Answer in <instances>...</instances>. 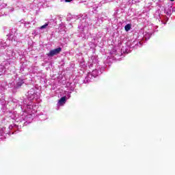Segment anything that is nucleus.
I'll use <instances>...</instances> for the list:
<instances>
[{"instance_id":"obj_1","label":"nucleus","mask_w":175,"mask_h":175,"mask_svg":"<svg viewBox=\"0 0 175 175\" xmlns=\"http://www.w3.org/2000/svg\"><path fill=\"white\" fill-rule=\"evenodd\" d=\"M102 73L101 70H99L98 69L94 70L92 72H89L87 75V77L85 79V81L87 83H90L91 81V79L93 77L95 78L97 76H99Z\"/></svg>"},{"instance_id":"obj_2","label":"nucleus","mask_w":175,"mask_h":175,"mask_svg":"<svg viewBox=\"0 0 175 175\" xmlns=\"http://www.w3.org/2000/svg\"><path fill=\"white\" fill-rule=\"evenodd\" d=\"M62 51V48L59 47L57 49H55L53 50L50 51L49 53L46 54L48 57H54V55H58L59 53Z\"/></svg>"},{"instance_id":"obj_3","label":"nucleus","mask_w":175,"mask_h":175,"mask_svg":"<svg viewBox=\"0 0 175 175\" xmlns=\"http://www.w3.org/2000/svg\"><path fill=\"white\" fill-rule=\"evenodd\" d=\"M20 128H21V125H20V126H18V124H10L9 126V129H10V132H9V135H13L14 133V132H16L17 130H19ZM14 131V132H13Z\"/></svg>"},{"instance_id":"obj_4","label":"nucleus","mask_w":175,"mask_h":175,"mask_svg":"<svg viewBox=\"0 0 175 175\" xmlns=\"http://www.w3.org/2000/svg\"><path fill=\"white\" fill-rule=\"evenodd\" d=\"M65 102H66V98L65 96L62 97L57 103V106H64V105H65Z\"/></svg>"},{"instance_id":"obj_5","label":"nucleus","mask_w":175,"mask_h":175,"mask_svg":"<svg viewBox=\"0 0 175 175\" xmlns=\"http://www.w3.org/2000/svg\"><path fill=\"white\" fill-rule=\"evenodd\" d=\"M87 25H88L87 22L84 19H83L79 27L80 28V29H84V28H85Z\"/></svg>"},{"instance_id":"obj_6","label":"nucleus","mask_w":175,"mask_h":175,"mask_svg":"<svg viewBox=\"0 0 175 175\" xmlns=\"http://www.w3.org/2000/svg\"><path fill=\"white\" fill-rule=\"evenodd\" d=\"M6 47H8V44H6V42L1 41L0 42V49H1V50H4V49H6Z\"/></svg>"},{"instance_id":"obj_7","label":"nucleus","mask_w":175,"mask_h":175,"mask_svg":"<svg viewBox=\"0 0 175 175\" xmlns=\"http://www.w3.org/2000/svg\"><path fill=\"white\" fill-rule=\"evenodd\" d=\"M49 22L46 23H45L44 25L38 28V29H46V28H47V27H49Z\"/></svg>"},{"instance_id":"obj_8","label":"nucleus","mask_w":175,"mask_h":175,"mask_svg":"<svg viewBox=\"0 0 175 175\" xmlns=\"http://www.w3.org/2000/svg\"><path fill=\"white\" fill-rule=\"evenodd\" d=\"M124 29L125 31H126V32H128V31L131 30V25L128 24L124 27Z\"/></svg>"},{"instance_id":"obj_9","label":"nucleus","mask_w":175,"mask_h":175,"mask_svg":"<svg viewBox=\"0 0 175 175\" xmlns=\"http://www.w3.org/2000/svg\"><path fill=\"white\" fill-rule=\"evenodd\" d=\"M0 134L1 136H3L5 134L8 135V133H4L3 130H0Z\"/></svg>"},{"instance_id":"obj_10","label":"nucleus","mask_w":175,"mask_h":175,"mask_svg":"<svg viewBox=\"0 0 175 175\" xmlns=\"http://www.w3.org/2000/svg\"><path fill=\"white\" fill-rule=\"evenodd\" d=\"M35 98V94H32L31 97L29 98V100H31V99H33Z\"/></svg>"},{"instance_id":"obj_11","label":"nucleus","mask_w":175,"mask_h":175,"mask_svg":"<svg viewBox=\"0 0 175 175\" xmlns=\"http://www.w3.org/2000/svg\"><path fill=\"white\" fill-rule=\"evenodd\" d=\"M65 2H72V0H65Z\"/></svg>"},{"instance_id":"obj_12","label":"nucleus","mask_w":175,"mask_h":175,"mask_svg":"<svg viewBox=\"0 0 175 175\" xmlns=\"http://www.w3.org/2000/svg\"><path fill=\"white\" fill-rule=\"evenodd\" d=\"M146 40H148V39H150V37L147 38V36H145Z\"/></svg>"},{"instance_id":"obj_13","label":"nucleus","mask_w":175,"mask_h":175,"mask_svg":"<svg viewBox=\"0 0 175 175\" xmlns=\"http://www.w3.org/2000/svg\"><path fill=\"white\" fill-rule=\"evenodd\" d=\"M139 45L141 46H142V42H139Z\"/></svg>"},{"instance_id":"obj_14","label":"nucleus","mask_w":175,"mask_h":175,"mask_svg":"<svg viewBox=\"0 0 175 175\" xmlns=\"http://www.w3.org/2000/svg\"><path fill=\"white\" fill-rule=\"evenodd\" d=\"M170 1H172V2H173V1H174V0H170Z\"/></svg>"}]
</instances>
